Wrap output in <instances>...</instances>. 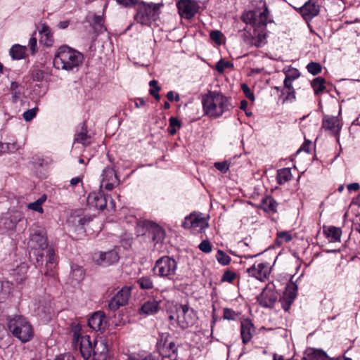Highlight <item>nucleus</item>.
Listing matches in <instances>:
<instances>
[{"mask_svg":"<svg viewBox=\"0 0 360 360\" xmlns=\"http://www.w3.org/2000/svg\"><path fill=\"white\" fill-rule=\"evenodd\" d=\"M202 103L205 114L212 117H219L233 108L229 98L217 91H210L203 96Z\"/></svg>","mask_w":360,"mask_h":360,"instance_id":"nucleus-1","label":"nucleus"},{"mask_svg":"<svg viewBox=\"0 0 360 360\" xmlns=\"http://www.w3.org/2000/svg\"><path fill=\"white\" fill-rule=\"evenodd\" d=\"M84 56L80 52L68 46H61L53 59V65L57 69L68 71L78 68L83 62Z\"/></svg>","mask_w":360,"mask_h":360,"instance_id":"nucleus-2","label":"nucleus"},{"mask_svg":"<svg viewBox=\"0 0 360 360\" xmlns=\"http://www.w3.org/2000/svg\"><path fill=\"white\" fill-rule=\"evenodd\" d=\"M8 328L10 333L21 342L30 341L34 337V329L27 319L22 316H15L8 319Z\"/></svg>","mask_w":360,"mask_h":360,"instance_id":"nucleus-3","label":"nucleus"},{"mask_svg":"<svg viewBox=\"0 0 360 360\" xmlns=\"http://www.w3.org/2000/svg\"><path fill=\"white\" fill-rule=\"evenodd\" d=\"M176 315L170 314V320H176L179 326L182 328H186L193 325L195 315L193 309L187 304H179L174 306Z\"/></svg>","mask_w":360,"mask_h":360,"instance_id":"nucleus-4","label":"nucleus"},{"mask_svg":"<svg viewBox=\"0 0 360 360\" xmlns=\"http://www.w3.org/2000/svg\"><path fill=\"white\" fill-rule=\"evenodd\" d=\"M157 11L158 4L141 2L138 5L135 18L143 25L151 26L153 22L155 24Z\"/></svg>","mask_w":360,"mask_h":360,"instance_id":"nucleus-5","label":"nucleus"},{"mask_svg":"<svg viewBox=\"0 0 360 360\" xmlns=\"http://www.w3.org/2000/svg\"><path fill=\"white\" fill-rule=\"evenodd\" d=\"M80 328L75 327L73 330L72 343L75 349H79L82 356L87 360L94 354V346L89 335H81Z\"/></svg>","mask_w":360,"mask_h":360,"instance_id":"nucleus-6","label":"nucleus"},{"mask_svg":"<svg viewBox=\"0 0 360 360\" xmlns=\"http://www.w3.org/2000/svg\"><path fill=\"white\" fill-rule=\"evenodd\" d=\"M28 244L32 249L41 250L46 249L48 240L45 228L34 224L30 229V238Z\"/></svg>","mask_w":360,"mask_h":360,"instance_id":"nucleus-7","label":"nucleus"},{"mask_svg":"<svg viewBox=\"0 0 360 360\" xmlns=\"http://www.w3.org/2000/svg\"><path fill=\"white\" fill-rule=\"evenodd\" d=\"M264 9L259 14H257L255 11H249L244 18V21L252 25L254 28L264 27L266 25L269 18V10L266 5L264 4Z\"/></svg>","mask_w":360,"mask_h":360,"instance_id":"nucleus-8","label":"nucleus"},{"mask_svg":"<svg viewBox=\"0 0 360 360\" xmlns=\"http://www.w3.org/2000/svg\"><path fill=\"white\" fill-rule=\"evenodd\" d=\"M131 288L123 287L110 300L108 308L111 311H116L120 307L126 305L131 295Z\"/></svg>","mask_w":360,"mask_h":360,"instance_id":"nucleus-9","label":"nucleus"},{"mask_svg":"<svg viewBox=\"0 0 360 360\" xmlns=\"http://www.w3.org/2000/svg\"><path fill=\"white\" fill-rule=\"evenodd\" d=\"M108 200H110V202L113 204L111 197L108 195H105L101 191L92 192L88 195L87 203L90 206L103 210L107 207Z\"/></svg>","mask_w":360,"mask_h":360,"instance_id":"nucleus-10","label":"nucleus"},{"mask_svg":"<svg viewBox=\"0 0 360 360\" xmlns=\"http://www.w3.org/2000/svg\"><path fill=\"white\" fill-rule=\"evenodd\" d=\"M120 259L119 254L116 250H112L110 251L99 252L95 254L94 256V260L95 262L103 266H108L118 262Z\"/></svg>","mask_w":360,"mask_h":360,"instance_id":"nucleus-11","label":"nucleus"},{"mask_svg":"<svg viewBox=\"0 0 360 360\" xmlns=\"http://www.w3.org/2000/svg\"><path fill=\"white\" fill-rule=\"evenodd\" d=\"M179 13L186 19L192 18L198 12V4L191 0H180L177 3Z\"/></svg>","mask_w":360,"mask_h":360,"instance_id":"nucleus-12","label":"nucleus"},{"mask_svg":"<svg viewBox=\"0 0 360 360\" xmlns=\"http://www.w3.org/2000/svg\"><path fill=\"white\" fill-rule=\"evenodd\" d=\"M101 186L108 191H112L116 186L120 184V179L115 170L110 167H105L102 173Z\"/></svg>","mask_w":360,"mask_h":360,"instance_id":"nucleus-13","label":"nucleus"},{"mask_svg":"<svg viewBox=\"0 0 360 360\" xmlns=\"http://www.w3.org/2000/svg\"><path fill=\"white\" fill-rule=\"evenodd\" d=\"M342 124L336 116H325L322 122V129L330 135L338 139Z\"/></svg>","mask_w":360,"mask_h":360,"instance_id":"nucleus-14","label":"nucleus"},{"mask_svg":"<svg viewBox=\"0 0 360 360\" xmlns=\"http://www.w3.org/2000/svg\"><path fill=\"white\" fill-rule=\"evenodd\" d=\"M297 287L295 283H290L287 285L283 296L279 300L284 311H287L289 310L297 296Z\"/></svg>","mask_w":360,"mask_h":360,"instance_id":"nucleus-15","label":"nucleus"},{"mask_svg":"<svg viewBox=\"0 0 360 360\" xmlns=\"http://www.w3.org/2000/svg\"><path fill=\"white\" fill-rule=\"evenodd\" d=\"M247 272L250 276L259 281H264L270 274L269 264L266 262L255 264L247 269Z\"/></svg>","mask_w":360,"mask_h":360,"instance_id":"nucleus-16","label":"nucleus"},{"mask_svg":"<svg viewBox=\"0 0 360 360\" xmlns=\"http://www.w3.org/2000/svg\"><path fill=\"white\" fill-rule=\"evenodd\" d=\"M136 231L139 236H151L154 240L156 238L158 225L152 221H139L136 226Z\"/></svg>","mask_w":360,"mask_h":360,"instance_id":"nucleus-17","label":"nucleus"},{"mask_svg":"<svg viewBox=\"0 0 360 360\" xmlns=\"http://www.w3.org/2000/svg\"><path fill=\"white\" fill-rule=\"evenodd\" d=\"M277 300V292L271 288H264L257 297L258 302L264 307H273Z\"/></svg>","mask_w":360,"mask_h":360,"instance_id":"nucleus-18","label":"nucleus"},{"mask_svg":"<svg viewBox=\"0 0 360 360\" xmlns=\"http://www.w3.org/2000/svg\"><path fill=\"white\" fill-rule=\"evenodd\" d=\"M176 262L169 257H162L159 259V276H167L174 273Z\"/></svg>","mask_w":360,"mask_h":360,"instance_id":"nucleus-19","label":"nucleus"},{"mask_svg":"<svg viewBox=\"0 0 360 360\" xmlns=\"http://www.w3.org/2000/svg\"><path fill=\"white\" fill-rule=\"evenodd\" d=\"M182 226L185 229L200 228L203 229L207 226L206 220L200 215L191 214L186 217L182 222Z\"/></svg>","mask_w":360,"mask_h":360,"instance_id":"nucleus-20","label":"nucleus"},{"mask_svg":"<svg viewBox=\"0 0 360 360\" xmlns=\"http://www.w3.org/2000/svg\"><path fill=\"white\" fill-rule=\"evenodd\" d=\"M89 326L94 330H103L107 326L105 315L102 311H97L89 319Z\"/></svg>","mask_w":360,"mask_h":360,"instance_id":"nucleus-21","label":"nucleus"},{"mask_svg":"<svg viewBox=\"0 0 360 360\" xmlns=\"http://www.w3.org/2000/svg\"><path fill=\"white\" fill-rule=\"evenodd\" d=\"M300 13L305 20H309L319 14V7L309 0L300 8Z\"/></svg>","mask_w":360,"mask_h":360,"instance_id":"nucleus-22","label":"nucleus"},{"mask_svg":"<svg viewBox=\"0 0 360 360\" xmlns=\"http://www.w3.org/2000/svg\"><path fill=\"white\" fill-rule=\"evenodd\" d=\"M255 333V328L250 320H245L241 322L240 335L243 344L248 343L252 338Z\"/></svg>","mask_w":360,"mask_h":360,"instance_id":"nucleus-23","label":"nucleus"},{"mask_svg":"<svg viewBox=\"0 0 360 360\" xmlns=\"http://www.w3.org/2000/svg\"><path fill=\"white\" fill-rule=\"evenodd\" d=\"M108 354V348L103 340L96 341L94 345L93 357L95 360H105Z\"/></svg>","mask_w":360,"mask_h":360,"instance_id":"nucleus-24","label":"nucleus"},{"mask_svg":"<svg viewBox=\"0 0 360 360\" xmlns=\"http://www.w3.org/2000/svg\"><path fill=\"white\" fill-rule=\"evenodd\" d=\"M265 34L263 32H257L256 28L254 29V36L252 34H249V35L245 34L244 40L246 43L251 46H255L256 47H260L263 44H264Z\"/></svg>","mask_w":360,"mask_h":360,"instance_id":"nucleus-25","label":"nucleus"},{"mask_svg":"<svg viewBox=\"0 0 360 360\" xmlns=\"http://www.w3.org/2000/svg\"><path fill=\"white\" fill-rule=\"evenodd\" d=\"M39 42L44 46H51L53 42V38L51 28L46 24H43L39 30Z\"/></svg>","mask_w":360,"mask_h":360,"instance_id":"nucleus-26","label":"nucleus"},{"mask_svg":"<svg viewBox=\"0 0 360 360\" xmlns=\"http://www.w3.org/2000/svg\"><path fill=\"white\" fill-rule=\"evenodd\" d=\"M323 233L330 242H340L342 236L340 228L330 226L323 227Z\"/></svg>","mask_w":360,"mask_h":360,"instance_id":"nucleus-27","label":"nucleus"},{"mask_svg":"<svg viewBox=\"0 0 360 360\" xmlns=\"http://www.w3.org/2000/svg\"><path fill=\"white\" fill-rule=\"evenodd\" d=\"M22 218L21 214L19 212H13L10 213L8 217L3 219L4 226L9 230L13 229L17 224Z\"/></svg>","mask_w":360,"mask_h":360,"instance_id":"nucleus-28","label":"nucleus"},{"mask_svg":"<svg viewBox=\"0 0 360 360\" xmlns=\"http://www.w3.org/2000/svg\"><path fill=\"white\" fill-rule=\"evenodd\" d=\"M9 91L12 95V101L16 103L21 97L24 91V86L21 83L13 81L9 87Z\"/></svg>","mask_w":360,"mask_h":360,"instance_id":"nucleus-29","label":"nucleus"},{"mask_svg":"<svg viewBox=\"0 0 360 360\" xmlns=\"http://www.w3.org/2000/svg\"><path fill=\"white\" fill-rule=\"evenodd\" d=\"M278 203L271 196L264 198L260 203V207L267 212H276Z\"/></svg>","mask_w":360,"mask_h":360,"instance_id":"nucleus-30","label":"nucleus"},{"mask_svg":"<svg viewBox=\"0 0 360 360\" xmlns=\"http://www.w3.org/2000/svg\"><path fill=\"white\" fill-rule=\"evenodd\" d=\"M158 311V302L155 300L146 301L141 307V314L151 315Z\"/></svg>","mask_w":360,"mask_h":360,"instance_id":"nucleus-31","label":"nucleus"},{"mask_svg":"<svg viewBox=\"0 0 360 360\" xmlns=\"http://www.w3.org/2000/svg\"><path fill=\"white\" fill-rule=\"evenodd\" d=\"M91 137L87 134V129L85 124H83L80 131L77 132L75 137V142L80 143L84 146L91 143Z\"/></svg>","mask_w":360,"mask_h":360,"instance_id":"nucleus-32","label":"nucleus"},{"mask_svg":"<svg viewBox=\"0 0 360 360\" xmlns=\"http://www.w3.org/2000/svg\"><path fill=\"white\" fill-rule=\"evenodd\" d=\"M292 179L291 169L283 168L277 171L276 180L278 184L282 185Z\"/></svg>","mask_w":360,"mask_h":360,"instance_id":"nucleus-33","label":"nucleus"},{"mask_svg":"<svg viewBox=\"0 0 360 360\" xmlns=\"http://www.w3.org/2000/svg\"><path fill=\"white\" fill-rule=\"evenodd\" d=\"M25 51L26 46L15 44L10 49V54L13 59L20 60L25 57Z\"/></svg>","mask_w":360,"mask_h":360,"instance_id":"nucleus-34","label":"nucleus"},{"mask_svg":"<svg viewBox=\"0 0 360 360\" xmlns=\"http://www.w3.org/2000/svg\"><path fill=\"white\" fill-rule=\"evenodd\" d=\"M70 277L76 283L80 282L84 277L83 269L77 265L72 266Z\"/></svg>","mask_w":360,"mask_h":360,"instance_id":"nucleus-35","label":"nucleus"},{"mask_svg":"<svg viewBox=\"0 0 360 360\" xmlns=\"http://www.w3.org/2000/svg\"><path fill=\"white\" fill-rule=\"evenodd\" d=\"M325 79L322 77H316L312 80L311 86L313 87L316 94H319L320 92L325 90Z\"/></svg>","mask_w":360,"mask_h":360,"instance_id":"nucleus-36","label":"nucleus"},{"mask_svg":"<svg viewBox=\"0 0 360 360\" xmlns=\"http://www.w3.org/2000/svg\"><path fill=\"white\" fill-rule=\"evenodd\" d=\"M11 291V285L8 281L0 280V302H4L8 296Z\"/></svg>","mask_w":360,"mask_h":360,"instance_id":"nucleus-37","label":"nucleus"},{"mask_svg":"<svg viewBox=\"0 0 360 360\" xmlns=\"http://www.w3.org/2000/svg\"><path fill=\"white\" fill-rule=\"evenodd\" d=\"M45 250H46V257L47 258L46 266L50 264L51 265L50 268L52 269L53 266H56V257L55 255V251H54L53 248H52L51 247L47 248Z\"/></svg>","mask_w":360,"mask_h":360,"instance_id":"nucleus-38","label":"nucleus"},{"mask_svg":"<svg viewBox=\"0 0 360 360\" xmlns=\"http://www.w3.org/2000/svg\"><path fill=\"white\" fill-rule=\"evenodd\" d=\"M307 70L310 74H311L313 75H319L321 72L322 67H321V64L319 63L310 62L307 65Z\"/></svg>","mask_w":360,"mask_h":360,"instance_id":"nucleus-39","label":"nucleus"},{"mask_svg":"<svg viewBox=\"0 0 360 360\" xmlns=\"http://www.w3.org/2000/svg\"><path fill=\"white\" fill-rule=\"evenodd\" d=\"M216 257L218 262L222 265H228L231 262V257L221 250L217 251Z\"/></svg>","mask_w":360,"mask_h":360,"instance_id":"nucleus-40","label":"nucleus"},{"mask_svg":"<svg viewBox=\"0 0 360 360\" xmlns=\"http://www.w3.org/2000/svg\"><path fill=\"white\" fill-rule=\"evenodd\" d=\"M181 122L174 117L169 118V127L168 129L169 132L171 134H174L176 132L177 129L180 128Z\"/></svg>","mask_w":360,"mask_h":360,"instance_id":"nucleus-41","label":"nucleus"},{"mask_svg":"<svg viewBox=\"0 0 360 360\" xmlns=\"http://www.w3.org/2000/svg\"><path fill=\"white\" fill-rule=\"evenodd\" d=\"M174 347H175V345L174 342H169L168 344V345H166L165 344L162 347L159 346V354L160 355H162L163 357L168 356L169 358H172V356L170 354H167L165 353V350L169 348L170 349V351H172V352L174 354Z\"/></svg>","mask_w":360,"mask_h":360,"instance_id":"nucleus-42","label":"nucleus"},{"mask_svg":"<svg viewBox=\"0 0 360 360\" xmlns=\"http://www.w3.org/2000/svg\"><path fill=\"white\" fill-rule=\"evenodd\" d=\"M233 63H231L229 61H225L222 59L219 60L217 62V63L216 64V70L219 73H223L224 70L227 68H233Z\"/></svg>","mask_w":360,"mask_h":360,"instance_id":"nucleus-43","label":"nucleus"},{"mask_svg":"<svg viewBox=\"0 0 360 360\" xmlns=\"http://www.w3.org/2000/svg\"><path fill=\"white\" fill-rule=\"evenodd\" d=\"M38 108H33L32 109H29L26 110L23 114L22 117L26 122L31 121L33 118H34L37 115V112H38Z\"/></svg>","mask_w":360,"mask_h":360,"instance_id":"nucleus-44","label":"nucleus"},{"mask_svg":"<svg viewBox=\"0 0 360 360\" xmlns=\"http://www.w3.org/2000/svg\"><path fill=\"white\" fill-rule=\"evenodd\" d=\"M138 283L142 289H150L153 288V282L150 278L142 277L138 280Z\"/></svg>","mask_w":360,"mask_h":360,"instance_id":"nucleus-45","label":"nucleus"},{"mask_svg":"<svg viewBox=\"0 0 360 360\" xmlns=\"http://www.w3.org/2000/svg\"><path fill=\"white\" fill-rule=\"evenodd\" d=\"M199 249L205 252L210 253L212 250V246L208 240H203L198 245Z\"/></svg>","mask_w":360,"mask_h":360,"instance_id":"nucleus-46","label":"nucleus"},{"mask_svg":"<svg viewBox=\"0 0 360 360\" xmlns=\"http://www.w3.org/2000/svg\"><path fill=\"white\" fill-rule=\"evenodd\" d=\"M236 278V274L234 272L231 271H226L221 277V281L232 283Z\"/></svg>","mask_w":360,"mask_h":360,"instance_id":"nucleus-47","label":"nucleus"},{"mask_svg":"<svg viewBox=\"0 0 360 360\" xmlns=\"http://www.w3.org/2000/svg\"><path fill=\"white\" fill-rule=\"evenodd\" d=\"M149 85L150 86L149 90L150 94L153 96L156 100H158V82L155 79H153L149 82Z\"/></svg>","mask_w":360,"mask_h":360,"instance_id":"nucleus-48","label":"nucleus"},{"mask_svg":"<svg viewBox=\"0 0 360 360\" xmlns=\"http://www.w3.org/2000/svg\"><path fill=\"white\" fill-rule=\"evenodd\" d=\"M210 38L217 44H221V38L222 37V34L219 30H212L210 33Z\"/></svg>","mask_w":360,"mask_h":360,"instance_id":"nucleus-49","label":"nucleus"},{"mask_svg":"<svg viewBox=\"0 0 360 360\" xmlns=\"http://www.w3.org/2000/svg\"><path fill=\"white\" fill-rule=\"evenodd\" d=\"M214 167L223 173H226L229 169V164L227 162H219L214 163Z\"/></svg>","mask_w":360,"mask_h":360,"instance_id":"nucleus-50","label":"nucleus"},{"mask_svg":"<svg viewBox=\"0 0 360 360\" xmlns=\"http://www.w3.org/2000/svg\"><path fill=\"white\" fill-rule=\"evenodd\" d=\"M241 89L248 99L251 100L252 101H255L254 94L250 91V88L246 84H242Z\"/></svg>","mask_w":360,"mask_h":360,"instance_id":"nucleus-51","label":"nucleus"},{"mask_svg":"<svg viewBox=\"0 0 360 360\" xmlns=\"http://www.w3.org/2000/svg\"><path fill=\"white\" fill-rule=\"evenodd\" d=\"M223 316L225 319H227V320H234L236 319V314L233 309H229V308H225L224 309V316Z\"/></svg>","mask_w":360,"mask_h":360,"instance_id":"nucleus-52","label":"nucleus"},{"mask_svg":"<svg viewBox=\"0 0 360 360\" xmlns=\"http://www.w3.org/2000/svg\"><path fill=\"white\" fill-rule=\"evenodd\" d=\"M117 3L124 7H131L136 5L138 0H115Z\"/></svg>","mask_w":360,"mask_h":360,"instance_id":"nucleus-53","label":"nucleus"},{"mask_svg":"<svg viewBox=\"0 0 360 360\" xmlns=\"http://www.w3.org/2000/svg\"><path fill=\"white\" fill-rule=\"evenodd\" d=\"M27 207H28L29 209L34 210V211L38 212L39 213H43V212H44L41 205H40L39 204V202H37V201H35L34 202H32V203H30Z\"/></svg>","mask_w":360,"mask_h":360,"instance_id":"nucleus-54","label":"nucleus"},{"mask_svg":"<svg viewBox=\"0 0 360 360\" xmlns=\"http://www.w3.org/2000/svg\"><path fill=\"white\" fill-rule=\"evenodd\" d=\"M278 237L286 243L290 242L292 238V236L287 231L278 233Z\"/></svg>","mask_w":360,"mask_h":360,"instance_id":"nucleus-55","label":"nucleus"},{"mask_svg":"<svg viewBox=\"0 0 360 360\" xmlns=\"http://www.w3.org/2000/svg\"><path fill=\"white\" fill-rule=\"evenodd\" d=\"M292 81L291 80L290 75L286 74L285 78L284 79V87L285 89H288V90L293 89L292 86Z\"/></svg>","mask_w":360,"mask_h":360,"instance_id":"nucleus-56","label":"nucleus"},{"mask_svg":"<svg viewBox=\"0 0 360 360\" xmlns=\"http://www.w3.org/2000/svg\"><path fill=\"white\" fill-rule=\"evenodd\" d=\"M32 79L36 81H41L44 78V72L41 70H35L32 72Z\"/></svg>","mask_w":360,"mask_h":360,"instance_id":"nucleus-57","label":"nucleus"},{"mask_svg":"<svg viewBox=\"0 0 360 360\" xmlns=\"http://www.w3.org/2000/svg\"><path fill=\"white\" fill-rule=\"evenodd\" d=\"M55 360H75V357L70 353H65L58 356Z\"/></svg>","mask_w":360,"mask_h":360,"instance_id":"nucleus-58","label":"nucleus"},{"mask_svg":"<svg viewBox=\"0 0 360 360\" xmlns=\"http://www.w3.org/2000/svg\"><path fill=\"white\" fill-rule=\"evenodd\" d=\"M167 98L169 101H179L180 99L179 94H176V95H174V93L173 91H169L167 94Z\"/></svg>","mask_w":360,"mask_h":360,"instance_id":"nucleus-59","label":"nucleus"},{"mask_svg":"<svg viewBox=\"0 0 360 360\" xmlns=\"http://www.w3.org/2000/svg\"><path fill=\"white\" fill-rule=\"evenodd\" d=\"M146 100L143 98H137L135 99V106L136 108L145 106L146 105Z\"/></svg>","mask_w":360,"mask_h":360,"instance_id":"nucleus-60","label":"nucleus"},{"mask_svg":"<svg viewBox=\"0 0 360 360\" xmlns=\"http://www.w3.org/2000/svg\"><path fill=\"white\" fill-rule=\"evenodd\" d=\"M29 46H30V49L32 50V53H34L35 51L36 47H37V38L36 37H32L30 39Z\"/></svg>","mask_w":360,"mask_h":360,"instance_id":"nucleus-61","label":"nucleus"},{"mask_svg":"<svg viewBox=\"0 0 360 360\" xmlns=\"http://www.w3.org/2000/svg\"><path fill=\"white\" fill-rule=\"evenodd\" d=\"M311 144V142L310 141L305 140L300 150H304L309 153L310 152Z\"/></svg>","mask_w":360,"mask_h":360,"instance_id":"nucleus-62","label":"nucleus"},{"mask_svg":"<svg viewBox=\"0 0 360 360\" xmlns=\"http://www.w3.org/2000/svg\"><path fill=\"white\" fill-rule=\"evenodd\" d=\"M127 360H155L150 355L145 357L144 359H140L135 354L130 355Z\"/></svg>","mask_w":360,"mask_h":360,"instance_id":"nucleus-63","label":"nucleus"},{"mask_svg":"<svg viewBox=\"0 0 360 360\" xmlns=\"http://www.w3.org/2000/svg\"><path fill=\"white\" fill-rule=\"evenodd\" d=\"M360 186L358 183H352L347 185V189L349 191H356L359 189Z\"/></svg>","mask_w":360,"mask_h":360,"instance_id":"nucleus-64","label":"nucleus"}]
</instances>
